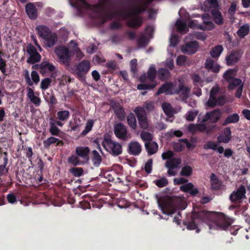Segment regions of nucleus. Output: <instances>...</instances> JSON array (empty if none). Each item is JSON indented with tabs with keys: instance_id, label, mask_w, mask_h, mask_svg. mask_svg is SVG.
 Here are the masks:
<instances>
[{
	"instance_id": "8",
	"label": "nucleus",
	"mask_w": 250,
	"mask_h": 250,
	"mask_svg": "<svg viewBox=\"0 0 250 250\" xmlns=\"http://www.w3.org/2000/svg\"><path fill=\"white\" fill-rule=\"evenodd\" d=\"M102 146L107 152L113 155L118 156L122 153L121 145L110 139L104 138L102 142Z\"/></svg>"
},
{
	"instance_id": "37",
	"label": "nucleus",
	"mask_w": 250,
	"mask_h": 250,
	"mask_svg": "<svg viewBox=\"0 0 250 250\" xmlns=\"http://www.w3.org/2000/svg\"><path fill=\"white\" fill-rule=\"evenodd\" d=\"M68 162L74 166L81 165L84 164L83 161L80 159L78 156L72 155L68 159Z\"/></svg>"
},
{
	"instance_id": "23",
	"label": "nucleus",
	"mask_w": 250,
	"mask_h": 250,
	"mask_svg": "<svg viewBox=\"0 0 250 250\" xmlns=\"http://www.w3.org/2000/svg\"><path fill=\"white\" fill-rule=\"evenodd\" d=\"M156 76V69L153 65H151L147 72V78L146 77V74H144L141 76L140 80L142 82H145L146 81H153Z\"/></svg>"
},
{
	"instance_id": "50",
	"label": "nucleus",
	"mask_w": 250,
	"mask_h": 250,
	"mask_svg": "<svg viewBox=\"0 0 250 250\" xmlns=\"http://www.w3.org/2000/svg\"><path fill=\"white\" fill-rule=\"evenodd\" d=\"M192 169L189 166L183 167L180 172V175L188 177L192 174Z\"/></svg>"
},
{
	"instance_id": "39",
	"label": "nucleus",
	"mask_w": 250,
	"mask_h": 250,
	"mask_svg": "<svg viewBox=\"0 0 250 250\" xmlns=\"http://www.w3.org/2000/svg\"><path fill=\"white\" fill-rule=\"evenodd\" d=\"M224 136L222 135L218 137L219 141L225 143H228L230 139L231 132L230 129L227 128L224 132Z\"/></svg>"
},
{
	"instance_id": "25",
	"label": "nucleus",
	"mask_w": 250,
	"mask_h": 250,
	"mask_svg": "<svg viewBox=\"0 0 250 250\" xmlns=\"http://www.w3.org/2000/svg\"><path fill=\"white\" fill-rule=\"evenodd\" d=\"M26 13L29 18L35 19L37 17V11L35 6L31 3L26 4L25 7Z\"/></svg>"
},
{
	"instance_id": "61",
	"label": "nucleus",
	"mask_w": 250,
	"mask_h": 250,
	"mask_svg": "<svg viewBox=\"0 0 250 250\" xmlns=\"http://www.w3.org/2000/svg\"><path fill=\"white\" fill-rule=\"evenodd\" d=\"M152 159L147 160L145 166V170L147 173H150L152 170Z\"/></svg>"
},
{
	"instance_id": "48",
	"label": "nucleus",
	"mask_w": 250,
	"mask_h": 250,
	"mask_svg": "<svg viewBox=\"0 0 250 250\" xmlns=\"http://www.w3.org/2000/svg\"><path fill=\"white\" fill-rule=\"evenodd\" d=\"M92 153L93 155L92 162L95 166H98L102 161L101 157L96 150H93Z\"/></svg>"
},
{
	"instance_id": "33",
	"label": "nucleus",
	"mask_w": 250,
	"mask_h": 250,
	"mask_svg": "<svg viewBox=\"0 0 250 250\" xmlns=\"http://www.w3.org/2000/svg\"><path fill=\"white\" fill-rule=\"evenodd\" d=\"M210 182L211 188L214 189H218L221 188V182L216 177V175L212 173L210 176Z\"/></svg>"
},
{
	"instance_id": "6",
	"label": "nucleus",
	"mask_w": 250,
	"mask_h": 250,
	"mask_svg": "<svg viewBox=\"0 0 250 250\" xmlns=\"http://www.w3.org/2000/svg\"><path fill=\"white\" fill-rule=\"evenodd\" d=\"M183 86V80L178 79L172 83H166L158 89L157 95L165 93L168 95L178 94L180 93V88Z\"/></svg>"
},
{
	"instance_id": "18",
	"label": "nucleus",
	"mask_w": 250,
	"mask_h": 250,
	"mask_svg": "<svg viewBox=\"0 0 250 250\" xmlns=\"http://www.w3.org/2000/svg\"><path fill=\"white\" fill-rule=\"evenodd\" d=\"M63 125V123L62 122L56 121L51 118L49 119V132L52 135L58 136L61 132V130L56 125L62 126Z\"/></svg>"
},
{
	"instance_id": "31",
	"label": "nucleus",
	"mask_w": 250,
	"mask_h": 250,
	"mask_svg": "<svg viewBox=\"0 0 250 250\" xmlns=\"http://www.w3.org/2000/svg\"><path fill=\"white\" fill-rule=\"evenodd\" d=\"M181 163L180 158L176 157L171 159L166 162V167H171L173 168H177L178 166Z\"/></svg>"
},
{
	"instance_id": "30",
	"label": "nucleus",
	"mask_w": 250,
	"mask_h": 250,
	"mask_svg": "<svg viewBox=\"0 0 250 250\" xmlns=\"http://www.w3.org/2000/svg\"><path fill=\"white\" fill-rule=\"evenodd\" d=\"M175 26L177 30L182 34H185L188 31V27L185 21L178 20L175 23Z\"/></svg>"
},
{
	"instance_id": "16",
	"label": "nucleus",
	"mask_w": 250,
	"mask_h": 250,
	"mask_svg": "<svg viewBox=\"0 0 250 250\" xmlns=\"http://www.w3.org/2000/svg\"><path fill=\"white\" fill-rule=\"evenodd\" d=\"M199 47V45L196 42H191L181 46V49L183 53L188 54L195 53Z\"/></svg>"
},
{
	"instance_id": "27",
	"label": "nucleus",
	"mask_w": 250,
	"mask_h": 250,
	"mask_svg": "<svg viewBox=\"0 0 250 250\" xmlns=\"http://www.w3.org/2000/svg\"><path fill=\"white\" fill-rule=\"evenodd\" d=\"M55 69V66L48 62H43L40 65V72L42 74L53 72Z\"/></svg>"
},
{
	"instance_id": "2",
	"label": "nucleus",
	"mask_w": 250,
	"mask_h": 250,
	"mask_svg": "<svg viewBox=\"0 0 250 250\" xmlns=\"http://www.w3.org/2000/svg\"><path fill=\"white\" fill-rule=\"evenodd\" d=\"M77 50V43L71 41L68 46L60 45L55 48V53L56 54L58 62L68 67L70 65L71 57L73 55V52Z\"/></svg>"
},
{
	"instance_id": "52",
	"label": "nucleus",
	"mask_w": 250,
	"mask_h": 250,
	"mask_svg": "<svg viewBox=\"0 0 250 250\" xmlns=\"http://www.w3.org/2000/svg\"><path fill=\"white\" fill-rule=\"evenodd\" d=\"M198 114L197 110H191L188 112L186 115V119L187 121H193Z\"/></svg>"
},
{
	"instance_id": "59",
	"label": "nucleus",
	"mask_w": 250,
	"mask_h": 250,
	"mask_svg": "<svg viewBox=\"0 0 250 250\" xmlns=\"http://www.w3.org/2000/svg\"><path fill=\"white\" fill-rule=\"evenodd\" d=\"M192 79L196 86L198 87H202L203 86V83H204V81H202L198 75H194L192 77Z\"/></svg>"
},
{
	"instance_id": "20",
	"label": "nucleus",
	"mask_w": 250,
	"mask_h": 250,
	"mask_svg": "<svg viewBox=\"0 0 250 250\" xmlns=\"http://www.w3.org/2000/svg\"><path fill=\"white\" fill-rule=\"evenodd\" d=\"M27 96L30 102L36 106H40L41 100L39 97V94L35 93L31 87L27 88Z\"/></svg>"
},
{
	"instance_id": "34",
	"label": "nucleus",
	"mask_w": 250,
	"mask_h": 250,
	"mask_svg": "<svg viewBox=\"0 0 250 250\" xmlns=\"http://www.w3.org/2000/svg\"><path fill=\"white\" fill-rule=\"evenodd\" d=\"M114 113L120 120H123L125 118L124 109L119 104L116 105L114 107Z\"/></svg>"
},
{
	"instance_id": "32",
	"label": "nucleus",
	"mask_w": 250,
	"mask_h": 250,
	"mask_svg": "<svg viewBox=\"0 0 250 250\" xmlns=\"http://www.w3.org/2000/svg\"><path fill=\"white\" fill-rule=\"evenodd\" d=\"M239 116L237 113L229 115L225 120L223 125H226L229 124L236 123L239 121Z\"/></svg>"
},
{
	"instance_id": "29",
	"label": "nucleus",
	"mask_w": 250,
	"mask_h": 250,
	"mask_svg": "<svg viewBox=\"0 0 250 250\" xmlns=\"http://www.w3.org/2000/svg\"><path fill=\"white\" fill-rule=\"evenodd\" d=\"M146 150L149 155L155 153L158 150V145L154 142H148L145 143Z\"/></svg>"
},
{
	"instance_id": "47",
	"label": "nucleus",
	"mask_w": 250,
	"mask_h": 250,
	"mask_svg": "<svg viewBox=\"0 0 250 250\" xmlns=\"http://www.w3.org/2000/svg\"><path fill=\"white\" fill-rule=\"evenodd\" d=\"M189 92L190 88L186 86L183 81V86L181 88H180V92L182 95L183 100H186L188 97Z\"/></svg>"
},
{
	"instance_id": "56",
	"label": "nucleus",
	"mask_w": 250,
	"mask_h": 250,
	"mask_svg": "<svg viewBox=\"0 0 250 250\" xmlns=\"http://www.w3.org/2000/svg\"><path fill=\"white\" fill-rule=\"evenodd\" d=\"M71 173L75 177H80L83 174V169L81 167H75L70 169Z\"/></svg>"
},
{
	"instance_id": "54",
	"label": "nucleus",
	"mask_w": 250,
	"mask_h": 250,
	"mask_svg": "<svg viewBox=\"0 0 250 250\" xmlns=\"http://www.w3.org/2000/svg\"><path fill=\"white\" fill-rule=\"evenodd\" d=\"M154 183L159 188H163L167 185L168 181L166 178H162L160 179L155 180Z\"/></svg>"
},
{
	"instance_id": "28",
	"label": "nucleus",
	"mask_w": 250,
	"mask_h": 250,
	"mask_svg": "<svg viewBox=\"0 0 250 250\" xmlns=\"http://www.w3.org/2000/svg\"><path fill=\"white\" fill-rule=\"evenodd\" d=\"M205 67L207 69L211 70L214 72H218L220 68V65L211 59H208L206 60Z\"/></svg>"
},
{
	"instance_id": "15",
	"label": "nucleus",
	"mask_w": 250,
	"mask_h": 250,
	"mask_svg": "<svg viewBox=\"0 0 250 250\" xmlns=\"http://www.w3.org/2000/svg\"><path fill=\"white\" fill-rule=\"evenodd\" d=\"M218 90L219 87L217 85L214 86L212 88L210 92L209 99L206 104V106L212 108L217 104L216 97Z\"/></svg>"
},
{
	"instance_id": "63",
	"label": "nucleus",
	"mask_w": 250,
	"mask_h": 250,
	"mask_svg": "<svg viewBox=\"0 0 250 250\" xmlns=\"http://www.w3.org/2000/svg\"><path fill=\"white\" fill-rule=\"evenodd\" d=\"M188 182V180L183 177L176 178L174 179L173 182L175 185H180L186 183Z\"/></svg>"
},
{
	"instance_id": "3",
	"label": "nucleus",
	"mask_w": 250,
	"mask_h": 250,
	"mask_svg": "<svg viewBox=\"0 0 250 250\" xmlns=\"http://www.w3.org/2000/svg\"><path fill=\"white\" fill-rule=\"evenodd\" d=\"M36 30L46 47H51L57 43L58 41L57 34L51 31L48 27L43 25H39L36 27Z\"/></svg>"
},
{
	"instance_id": "35",
	"label": "nucleus",
	"mask_w": 250,
	"mask_h": 250,
	"mask_svg": "<svg viewBox=\"0 0 250 250\" xmlns=\"http://www.w3.org/2000/svg\"><path fill=\"white\" fill-rule=\"evenodd\" d=\"M127 122L128 125L133 130L137 128V121L133 113L129 114L127 116Z\"/></svg>"
},
{
	"instance_id": "17",
	"label": "nucleus",
	"mask_w": 250,
	"mask_h": 250,
	"mask_svg": "<svg viewBox=\"0 0 250 250\" xmlns=\"http://www.w3.org/2000/svg\"><path fill=\"white\" fill-rule=\"evenodd\" d=\"M31 77L32 80L30 79L29 72L26 70L25 71L24 78L26 83L29 86L33 85V83L37 84L40 81V77L38 73L35 71H32Z\"/></svg>"
},
{
	"instance_id": "14",
	"label": "nucleus",
	"mask_w": 250,
	"mask_h": 250,
	"mask_svg": "<svg viewBox=\"0 0 250 250\" xmlns=\"http://www.w3.org/2000/svg\"><path fill=\"white\" fill-rule=\"evenodd\" d=\"M27 51L30 55V58L27 60L28 62L34 63L41 60V55L37 52L35 47L32 45H29L27 46Z\"/></svg>"
},
{
	"instance_id": "46",
	"label": "nucleus",
	"mask_w": 250,
	"mask_h": 250,
	"mask_svg": "<svg viewBox=\"0 0 250 250\" xmlns=\"http://www.w3.org/2000/svg\"><path fill=\"white\" fill-rule=\"evenodd\" d=\"M140 127L143 129H147L148 127L149 124L146 116L138 119Z\"/></svg>"
},
{
	"instance_id": "38",
	"label": "nucleus",
	"mask_w": 250,
	"mask_h": 250,
	"mask_svg": "<svg viewBox=\"0 0 250 250\" xmlns=\"http://www.w3.org/2000/svg\"><path fill=\"white\" fill-rule=\"evenodd\" d=\"M4 155L3 164L0 166V177L8 172V169L6 168L8 161L7 152H4Z\"/></svg>"
},
{
	"instance_id": "58",
	"label": "nucleus",
	"mask_w": 250,
	"mask_h": 250,
	"mask_svg": "<svg viewBox=\"0 0 250 250\" xmlns=\"http://www.w3.org/2000/svg\"><path fill=\"white\" fill-rule=\"evenodd\" d=\"M51 82V80L49 78H45L42 80L41 83V88L42 90H45L47 89L50 85Z\"/></svg>"
},
{
	"instance_id": "5",
	"label": "nucleus",
	"mask_w": 250,
	"mask_h": 250,
	"mask_svg": "<svg viewBox=\"0 0 250 250\" xmlns=\"http://www.w3.org/2000/svg\"><path fill=\"white\" fill-rule=\"evenodd\" d=\"M145 10V8L139 5L131 7L125 18H127L128 24L131 27H138L142 23V20L139 15Z\"/></svg>"
},
{
	"instance_id": "19",
	"label": "nucleus",
	"mask_w": 250,
	"mask_h": 250,
	"mask_svg": "<svg viewBox=\"0 0 250 250\" xmlns=\"http://www.w3.org/2000/svg\"><path fill=\"white\" fill-rule=\"evenodd\" d=\"M75 152L78 157L81 158L84 163L89 160V149L88 147L78 146L76 148Z\"/></svg>"
},
{
	"instance_id": "12",
	"label": "nucleus",
	"mask_w": 250,
	"mask_h": 250,
	"mask_svg": "<svg viewBox=\"0 0 250 250\" xmlns=\"http://www.w3.org/2000/svg\"><path fill=\"white\" fill-rule=\"evenodd\" d=\"M246 188L244 186L241 185L235 190L233 191L229 196V199L232 202L237 203L241 202L242 200L245 199Z\"/></svg>"
},
{
	"instance_id": "1",
	"label": "nucleus",
	"mask_w": 250,
	"mask_h": 250,
	"mask_svg": "<svg viewBox=\"0 0 250 250\" xmlns=\"http://www.w3.org/2000/svg\"><path fill=\"white\" fill-rule=\"evenodd\" d=\"M199 215L200 216H205L206 218L210 219L208 223L210 230H226L233 222L231 219L226 216L223 214L218 215L215 218H213L210 214L205 212H200Z\"/></svg>"
},
{
	"instance_id": "36",
	"label": "nucleus",
	"mask_w": 250,
	"mask_h": 250,
	"mask_svg": "<svg viewBox=\"0 0 250 250\" xmlns=\"http://www.w3.org/2000/svg\"><path fill=\"white\" fill-rule=\"evenodd\" d=\"M70 113L68 110H61L57 112V116L58 121L62 122L66 121L69 117Z\"/></svg>"
},
{
	"instance_id": "26",
	"label": "nucleus",
	"mask_w": 250,
	"mask_h": 250,
	"mask_svg": "<svg viewBox=\"0 0 250 250\" xmlns=\"http://www.w3.org/2000/svg\"><path fill=\"white\" fill-rule=\"evenodd\" d=\"M180 189L183 191L189 192L192 195H195L198 192L197 188H195L191 183L181 186Z\"/></svg>"
},
{
	"instance_id": "51",
	"label": "nucleus",
	"mask_w": 250,
	"mask_h": 250,
	"mask_svg": "<svg viewBox=\"0 0 250 250\" xmlns=\"http://www.w3.org/2000/svg\"><path fill=\"white\" fill-rule=\"evenodd\" d=\"M134 112L135 113L137 119L142 118L145 116H146L145 113V109L142 107H137L134 109Z\"/></svg>"
},
{
	"instance_id": "64",
	"label": "nucleus",
	"mask_w": 250,
	"mask_h": 250,
	"mask_svg": "<svg viewBox=\"0 0 250 250\" xmlns=\"http://www.w3.org/2000/svg\"><path fill=\"white\" fill-rule=\"evenodd\" d=\"M178 42V37L175 35L172 34L170 38V44L171 46H175Z\"/></svg>"
},
{
	"instance_id": "10",
	"label": "nucleus",
	"mask_w": 250,
	"mask_h": 250,
	"mask_svg": "<svg viewBox=\"0 0 250 250\" xmlns=\"http://www.w3.org/2000/svg\"><path fill=\"white\" fill-rule=\"evenodd\" d=\"M203 20V24L199 25L196 22V21H191L189 23V26L191 28H198L203 30H211L214 27V25L212 22L209 21V16L208 14H205L202 16Z\"/></svg>"
},
{
	"instance_id": "9",
	"label": "nucleus",
	"mask_w": 250,
	"mask_h": 250,
	"mask_svg": "<svg viewBox=\"0 0 250 250\" xmlns=\"http://www.w3.org/2000/svg\"><path fill=\"white\" fill-rule=\"evenodd\" d=\"M236 71L234 69H230L226 71L223 77L229 83L228 88L229 89H233L236 86H238L242 83L240 79L235 78Z\"/></svg>"
},
{
	"instance_id": "42",
	"label": "nucleus",
	"mask_w": 250,
	"mask_h": 250,
	"mask_svg": "<svg viewBox=\"0 0 250 250\" xmlns=\"http://www.w3.org/2000/svg\"><path fill=\"white\" fill-rule=\"evenodd\" d=\"M57 142H58L57 145H59L60 144H62V141H59L57 138L54 137H50L47 140L43 141V145L45 147H48L51 145L55 144Z\"/></svg>"
},
{
	"instance_id": "55",
	"label": "nucleus",
	"mask_w": 250,
	"mask_h": 250,
	"mask_svg": "<svg viewBox=\"0 0 250 250\" xmlns=\"http://www.w3.org/2000/svg\"><path fill=\"white\" fill-rule=\"evenodd\" d=\"M156 85V83H153L151 84L142 83L138 85L137 88L139 90L150 89L155 87Z\"/></svg>"
},
{
	"instance_id": "44",
	"label": "nucleus",
	"mask_w": 250,
	"mask_h": 250,
	"mask_svg": "<svg viewBox=\"0 0 250 250\" xmlns=\"http://www.w3.org/2000/svg\"><path fill=\"white\" fill-rule=\"evenodd\" d=\"M250 30L249 26L248 24L243 25L237 31V34L240 38H243L247 35Z\"/></svg>"
},
{
	"instance_id": "60",
	"label": "nucleus",
	"mask_w": 250,
	"mask_h": 250,
	"mask_svg": "<svg viewBox=\"0 0 250 250\" xmlns=\"http://www.w3.org/2000/svg\"><path fill=\"white\" fill-rule=\"evenodd\" d=\"M144 108L148 112H151L154 109V104L152 102H146L144 104Z\"/></svg>"
},
{
	"instance_id": "43",
	"label": "nucleus",
	"mask_w": 250,
	"mask_h": 250,
	"mask_svg": "<svg viewBox=\"0 0 250 250\" xmlns=\"http://www.w3.org/2000/svg\"><path fill=\"white\" fill-rule=\"evenodd\" d=\"M223 48L221 45H217L212 49L210 52V55L213 58L218 57L222 52Z\"/></svg>"
},
{
	"instance_id": "24",
	"label": "nucleus",
	"mask_w": 250,
	"mask_h": 250,
	"mask_svg": "<svg viewBox=\"0 0 250 250\" xmlns=\"http://www.w3.org/2000/svg\"><path fill=\"white\" fill-rule=\"evenodd\" d=\"M129 153L134 155H137L141 151V146L137 142H131L128 145Z\"/></svg>"
},
{
	"instance_id": "7",
	"label": "nucleus",
	"mask_w": 250,
	"mask_h": 250,
	"mask_svg": "<svg viewBox=\"0 0 250 250\" xmlns=\"http://www.w3.org/2000/svg\"><path fill=\"white\" fill-rule=\"evenodd\" d=\"M159 208L164 214H173L177 208L176 202L169 197L161 198L158 200Z\"/></svg>"
},
{
	"instance_id": "40",
	"label": "nucleus",
	"mask_w": 250,
	"mask_h": 250,
	"mask_svg": "<svg viewBox=\"0 0 250 250\" xmlns=\"http://www.w3.org/2000/svg\"><path fill=\"white\" fill-rule=\"evenodd\" d=\"M176 64L179 66H186L190 64L187 57L184 55H180L177 57Z\"/></svg>"
},
{
	"instance_id": "22",
	"label": "nucleus",
	"mask_w": 250,
	"mask_h": 250,
	"mask_svg": "<svg viewBox=\"0 0 250 250\" xmlns=\"http://www.w3.org/2000/svg\"><path fill=\"white\" fill-rule=\"evenodd\" d=\"M241 57V53L238 51L232 52L226 57V60L228 65H232L237 62Z\"/></svg>"
},
{
	"instance_id": "53",
	"label": "nucleus",
	"mask_w": 250,
	"mask_h": 250,
	"mask_svg": "<svg viewBox=\"0 0 250 250\" xmlns=\"http://www.w3.org/2000/svg\"><path fill=\"white\" fill-rule=\"evenodd\" d=\"M94 124V122L92 120H88L85 125L84 129L82 131V134L83 135H86L92 129Z\"/></svg>"
},
{
	"instance_id": "11",
	"label": "nucleus",
	"mask_w": 250,
	"mask_h": 250,
	"mask_svg": "<svg viewBox=\"0 0 250 250\" xmlns=\"http://www.w3.org/2000/svg\"><path fill=\"white\" fill-rule=\"evenodd\" d=\"M114 132L115 136L119 139L127 140L131 137L128 133L126 126L122 123L114 125Z\"/></svg>"
},
{
	"instance_id": "49",
	"label": "nucleus",
	"mask_w": 250,
	"mask_h": 250,
	"mask_svg": "<svg viewBox=\"0 0 250 250\" xmlns=\"http://www.w3.org/2000/svg\"><path fill=\"white\" fill-rule=\"evenodd\" d=\"M163 111L167 115H170L173 112V109H172L171 105L168 103H164L162 105Z\"/></svg>"
},
{
	"instance_id": "62",
	"label": "nucleus",
	"mask_w": 250,
	"mask_h": 250,
	"mask_svg": "<svg viewBox=\"0 0 250 250\" xmlns=\"http://www.w3.org/2000/svg\"><path fill=\"white\" fill-rule=\"evenodd\" d=\"M217 146V145L216 143L212 142H208L206 145H205L204 148L205 149L216 150Z\"/></svg>"
},
{
	"instance_id": "57",
	"label": "nucleus",
	"mask_w": 250,
	"mask_h": 250,
	"mask_svg": "<svg viewBox=\"0 0 250 250\" xmlns=\"http://www.w3.org/2000/svg\"><path fill=\"white\" fill-rule=\"evenodd\" d=\"M141 137L144 141L148 142L152 139V135L149 132L143 131L141 133Z\"/></svg>"
},
{
	"instance_id": "45",
	"label": "nucleus",
	"mask_w": 250,
	"mask_h": 250,
	"mask_svg": "<svg viewBox=\"0 0 250 250\" xmlns=\"http://www.w3.org/2000/svg\"><path fill=\"white\" fill-rule=\"evenodd\" d=\"M158 77L162 80H166L169 77V72L166 69L161 68L158 71Z\"/></svg>"
},
{
	"instance_id": "41",
	"label": "nucleus",
	"mask_w": 250,
	"mask_h": 250,
	"mask_svg": "<svg viewBox=\"0 0 250 250\" xmlns=\"http://www.w3.org/2000/svg\"><path fill=\"white\" fill-rule=\"evenodd\" d=\"M211 13L216 23L218 24H222L223 22V19L221 13L216 10H212Z\"/></svg>"
},
{
	"instance_id": "4",
	"label": "nucleus",
	"mask_w": 250,
	"mask_h": 250,
	"mask_svg": "<svg viewBox=\"0 0 250 250\" xmlns=\"http://www.w3.org/2000/svg\"><path fill=\"white\" fill-rule=\"evenodd\" d=\"M72 6L76 7L81 10L82 9H89L95 12H99L103 10L107 2V0H100L96 5H89L85 0H69Z\"/></svg>"
},
{
	"instance_id": "13",
	"label": "nucleus",
	"mask_w": 250,
	"mask_h": 250,
	"mask_svg": "<svg viewBox=\"0 0 250 250\" xmlns=\"http://www.w3.org/2000/svg\"><path fill=\"white\" fill-rule=\"evenodd\" d=\"M222 114V111L218 109L207 112L203 119V122H206L209 120L211 123H216L221 118Z\"/></svg>"
},
{
	"instance_id": "21",
	"label": "nucleus",
	"mask_w": 250,
	"mask_h": 250,
	"mask_svg": "<svg viewBox=\"0 0 250 250\" xmlns=\"http://www.w3.org/2000/svg\"><path fill=\"white\" fill-rule=\"evenodd\" d=\"M90 67V62L88 61H83L79 63L77 66L78 76L82 77L85 75L89 70Z\"/></svg>"
}]
</instances>
